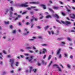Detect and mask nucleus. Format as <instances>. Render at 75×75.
Segmentation results:
<instances>
[{
  "label": "nucleus",
  "instance_id": "2eb2a0df",
  "mask_svg": "<svg viewBox=\"0 0 75 75\" xmlns=\"http://www.w3.org/2000/svg\"><path fill=\"white\" fill-rule=\"evenodd\" d=\"M64 55L65 56V57H68V54L67 53H64Z\"/></svg>",
  "mask_w": 75,
  "mask_h": 75
},
{
  "label": "nucleus",
  "instance_id": "49530a36",
  "mask_svg": "<svg viewBox=\"0 0 75 75\" xmlns=\"http://www.w3.org/2000/svg\"><path fill=\"white\" fill-rule=\"evenodd\" d=\"M62 14L63 16H65V14L63 12H62Z\"/></svg>",
  "mask_w": 75,
  "mask_h": 75
},
{
  "label": "nucleus",
  "instance_id": "473e14b6",
  "mask_svg": "<svg viewBox=\"0 0 75 75\" xmlns=\"http://www.w3.org/2000/svg\"><path fill=\"white\" fill-rule=\"evenodd\" d=\"M32 18H33V19H31V20H30V21L31 22H32V21H33V20H34V16H33L32 17Z\"/></svg>",
  "mask_w": 75,
  "mask_h": 75
},
{
  "label": "nucleus",
  "instance_id": "680f3d73",
  "mask_svg": "<svg viewBox=\"0 0 75 75\" xmlns=\"http://www.w3.org/2000/svg\"><path fill=\"white\" fill-rule=\"evenodd\" d=\"M62 40V38H57V40Z\"/></svg>",
  "mask_w": 75,
  "mask_h": 75
},
{
  "label": "nucleus",
  "instance_id": "f3484780",
  "mask_svg": "<svg viewBox=\"0 0 75 75\" xmlns=\"http://www.w3.org/2000/svg\"><path fill=\"white\" fill-rule=\"evenodd\" d=\"M3 55H2V53H0V59H3Z\"/></svg>",
  "mask_w": 75,
  "mask_h": 75
},
{
  "label": "nucleus",
  "instance_id": "bb28decb",
  "mask_svg": "<svg viewBox=\"0 0 75 75\" xmlns=\"http://www.w3.org/2000/svg\"><path fill=\"white\" fill-rule=\"evenodd\" d=\"M52 64V61H51L49 63V64L48 65V67H50L51 65V64Z\"/></svg>",
  "mask_w": 75,
  "mask_h": 75
},
{
  "label": "nucleus",
  "instance_id": "6e6552de",
  "mask_svg": "<svg viewBox=\"0 0 75 75\" xmlns=\"http://www.w3.org/2000/svg\"><path fill=\"white\" fill-rule=\"evenodd\" d=\"M48 33L49 34H50V35H51V33L52 35L54 34V31H52L51 32L50 31H48Z\"/></svg>",
  "mask_w": 75,
  "mask_h": 75
},
{
  "label": "nucleus",
  "instance_id": "de8ad7c7",
  "mask_svg": "<svg viewBox=\"0 0 75 75\" xmlns=\"http://www.w3.org/2000/svg\"><path fill=\"white\" fill-rule=\"evenodd\" d=\"M59 3L60 4H64V3L62 2V1H59Z\"/></svg>",
  "mask_w": 75,
  "mask_h": 75
},
{
  "label": "nucleus",
  "instance_id": "13d9d810",
  "mask_svg": "<svg viewBox=\"0 0 75 75\" xmlns=\"http://www.w3.org/2000/svg\"><path fill=\"white\" fill-rule=\"evenodd\" d=\"M38 65L39 66H40V65H41V63H38Z\"/></svg>",
  "mask_w": 75,
  "mask_h": 75
},
{
  "label": "nucleus",
  "instance_id": "c85d7f7f",
  "mask_svg": "<svg viewBox=\"0 0 75 75\" xmlns=\"http://www.w3.org/2000/svg\"><path fill=\"white\" fill-rule=\"evenodd\" d=\"M29 68L30 69V72H31V70H32V69H33V67L32 66H30V67H29Z\"/></svg>",
  "mask_w": 75,
  "mask_h": 75
},
{
  "label": "nucleus",
  "instance_id": "0e129e2a",
  "mask_svg": "<svg viewBox=\"0 0 75 75\" xmlns=\"http://www.w3.org/2000/svg\"><path fill=\"white\" fill-rule=\"evenodd\" d=\"M33 50H36V48L34 46L33 47Z\"/></svg>",
  "mask_w": 75,
  "mask_h": 75
},
{
  "label": "nucleus",
  "instance_id": "4468645a",
  "mask_svg": "<svg viewBox=\"0 0 75 75\" xmlns=\"http://www.w3.org/2000/svg\"><path fill=\"white\" fill-rule=\"evenodd\" d=\"M52 57V55H50L48 57V60H50V59Z\"/></svg>",
  "mask_w": 75,
  "mask_h": 75
},
{
  "label": "nucleus",
  "instance_id": "b1692460",
  "mask_svg": "<svg viewBox=\"0 0 75 75\" xmlns=\"http://www.w3.org/2000/svg\"><path fill=\"white\" fill-rule=\"evenodd\" d=\"M58 65L57 64H54L53 65V67L54 68H55V67H57V68L58 67Z\"/></svg>",
  "mask_w": 75,
  "mask_h": 75
},
{
  "label": "nucleus",
  "instance_id": "a878e982",
  "mask_svg": "<svg viewBox=\"0 0 75 75\" xmlns=\"http://www.w3.org/2000/svg\"><path fill=\"white\" fill-rule=\"evenodd\" d=\"M49 27H50V26H46L45 28V30H47V29H48V28H49Z\"/></svg>",
  "mask_w": 75,
  "mask_h": 75
},
{
  "label": "nucleus",
  "instance_id": "f704fd0d",
  "mask_svg": "<svg viewBox=\"0 0 75 75\" xmlns=\"http://www.w3.org/2000/svg\"><path fill=\"white\" fill-rule=\"evenodd\" d=\"M10 16L11 17V15L13 14V11H11L10 12Z\"/></svg>",
  "mask_w": 75,
  "mask_h": 75
},
{
  "label": "nucleus",
  "instance_id": "2f4dec72",
  "mask_svg": "<svg viewBox=\"0 0 75 75\" xmlns=\"http://www.w3.org/2000/svg\"><path fill=\"white\" fill-rule=\"evenodd\" d=\"M40 15L42 16V17L40 18V19H42V18L44 17V16H43V15L42 14H40Z\"/></svg>",
  "mask_w": 75,
  "mask_h": 75
},
{
  "label": "nucleus",
  "instance_id": "58836bf2",
  "mask_svg": "<svg viewBox=\"0 0 75 75\" xmlns=\"http://www.w3.org/2000/svg\"><path fill=\"white\" fill-rule=\"evenodd\" d=\"M10 8L12 11H14V10H13L14 9L13 8V7H11Z\"/></svg>",
  "mask_w": 75,
  "mask_h": 75
},
{
  "label": "nucleus",
  "instance_id": "09e8293b",
  "mask_svg": "<svg viewBox=\"0 0 75 75\" xmlns=\"http://www.w3.org/2000/svg\"><path fill=\"white\" fill-rule=\"evenodd\" d=\"M28 33H29V31H28L27 32V33H24V34L25 35H27V34H28Z\"/></svg>",
  "mask_w": 75,
  "mask_h": 75
},
{
  "label": "nucleus",
  "instance_id": "5701e85b",
  "mask_svg": "<svg viewBox=\"0 0 75 75\" xmlns=\"http://www.w3.org/2000/svg\"><path fill=\"white\" fill-rule=\"evenodd\" d=\"M4 23L6 24H9V22L8 21H4Z\"/></svg>",
  "mask_w": 75,
  "mask_h": 75
},
{
  "label": "nucleus",
  "instance_id": "7ed1b4c3",
  "mask_svg": "<svg viewBox=\"0 0 75 75\" xmlns=\"http://www.w3.org/2000/svg\"><path fill=\"white\" fill-rule=\"evenodd\" d=\"M34 58L33 56H31L30 57V58H29V57H27L25 58L26 59H28L29 62H32L33 59Z\"/></svg>",
  "mask_w": 75,
  "mask_h": 75
},
{
  "label": "nucleus",
  "instance_id": "37998d69",
  "mask_svg": "<svg viewBox=\"0 0 75 75\" xmlns=\"http://www.w3.org/2000/svg\"><path fill=\"white\" fill-rule=\"evenodd\" d=\"M27 9H28V10H31V7H30V8L28 7L27 8Z\"/></svg>",
  "mask_w": 75,
  "mask_h": 75
},
{
  "label": "nucleus",
  "instance_id": "9b49d317",
  "mask_svg": "<svg viewBox=\"0 0 75 75\" xmlns=\"http://www.w3.org/2000/svg\"><path fill=\"white\" fill-rule=\"evenodd\" d=\"M41 6L43 7L44 9H46V6L44 4H41L40 5Z\"/></svg>",
  "mask_w": 75,
  "mask_h": 75
},
{
  "label": "nucleus",
  "instance_id": "774afa93",
  "mask_svg": "<svg viewBox=\"0 0 75 75\" xmlns=\"http://www.w3.org/2000/svg\"><path fill=\"white\" fill-rule=\"evenodd\" d=\"M11 73H14V71L12 70L10 71Z\"/></svg>",
  "mask_w": 75,
  "mask_h": 75
},
{
  "label": "nucleus",
  "instance_id": "423d86ee",
  "mask_svg": "<svg viewBox=\"0 0 75 75\" xmlns=\"http://www.w3.org/2000/svg\"><path fill=\"white\" fill-rule=\"evenodd\" d=\"M70 16L71 18H72L75 19V14H74V13H71L70 14Z\"/></svg>",
  "mask_w": 75,
  "mask_h": 75
},
{
  "label": "nucleus",
  "instance_id": "8fccbe9b",
  "mask_svg": "<svg viewBox=\"0 0 75 75\" xmlns=\"http://www.w3.org/2000/svg\"><path fill=\"white\" fill-rule=\"evenodd\" d=\"M27 11H25V12H24L22 14H26V13H27Z\"/></svg>",
  "mask_w": 75,
  "mask_h": 75
},
{
  "label": "nucleus",
  "instance_id": "f03ea898",
  "mask_svg": "<svg viewBox=\"0 0 75 75\" xmlns=\"http://www.w3.org/2000/svg\"><path fill=\"white\" fill-rule=\"evenodd\" d=\"M61 23H63V24H66V25H70V24H71V22L68 21L64 22L63 21H61Z\"/></svg>",
  "mask_w": 75,
  "mask_h": 75
},
{
  "label": "nucleus",
  "instance_id": "72a5a7b5",
  "mask_svg": "<svg viewBox=\"0 0 75 75\" xmlns=\"http://www.w3.org/2000/svg\"><path fill=\"white\" fill-rule=\"evenodd\" d=\"M11 55H8L6 56V58H11Z\"/></svg>",
  "mask_w": 75,
  "mask_h": 75
},
{
  "label": "nucleus",
  "instance_id": "5fc2aeb1",
  "mask_svg": "<svg viewBox=\"0 0 75 75\" xmlns=\"http://www.w3.org/2000/svg\"><path fill=\"white\" fill-rule=\"evenodd\" d=\"M24 55H25V56H28V55H29V54H25Z\"/></svg>",
  "mask_w": 75,
  "mask_h": 75
},
{
  "label": "nucleus",
  "instance_id": "a19ab883",
  "mask_svg": "<svg viewBox=\"0 0 75 75\" xmlns=\"http://www.w3.org/2000/svg\"><path fill=\"white\" fill-rule=\"evenodd\" d=\"M13 34H15V33H16V30H14L13 31Z\"/></svg>",
  "mask_w": 75,
  "mask_h": 75
},
{
  "label": "nucleus",
  "instance_id": "864d4df0",
  "mask_svg": "<svg viewBox=\"0 0 75 75\" xmlns=\"http://www.w3.org/2000/svg\"><path fill=\"white\" fill-rule=\"evenodd\" d=\"M34 24H32V25H31V28H33V26H34Z\"/></svg>",
  "mask_w": 75,
  "mask_h": 75
},
{
  "label": "nucleus",
  "instance_id": "338daca9",
  "mask_svg": "<svg viewBox=\"0 0 75 75\" xmlns=\"http://www.w3.org/2000/svg\"><path fill=\"white\" fill-rule=\"evenodd\" d=\"M69 45H70L71 46H72V43H69Z\"/></svg>",
  "mask_w": 75,
  "mask_h": 75
},
{
  "label": "nucleus",
  "instance_id": "aec40b11",
  "mask_svg": "<svg viewBox=\"0 0 75 75\" xmlns=\"http://www.w3.org/2000/svg\"><path fill=\"white\" fill-rule=\"evenodd\" d=\"M21 17V16L20 15H18V17L17 18H16L15 19V20H18V18H20Z\"/></svg>",
  "mask_w": 75,
  "mask_h": 75
},
{
  "label": "nucleus",
  "instance_id": "39448f33",
  "mask_svg": "<svg viewBox=\"0 0 75 75\" xmlns=\"http://www.w3.org/2000/svg\"><path fill=\"white\" fill-rule=\"evenodd\" d=\"M30 4H40V2L39 1L37 2H30Z\"/></svg>",
  "mask_w": 75,
  "mask_h": 75
},
{
  "label": "nucleus",
  "instance_id": "3c124183",
  "mask_svg": "<svg viewBox=\"0 0 75 75\" xmlns=\"http://www.w3.org/2000/svg\"><path fill=\"white\" fill-rule=\"evenodd\" d=\"M29 41H34V39H29Z\"/></svg>",
  "mask_w": 75,
  "mask_h": 75
},
{
  "label": "nucleus",
  "instance_id": "1a4fd4ad",
  "mask_svg": "<svg viewBox=\"0 0 75 75\" xmlns=\"http://www.w3.org/2000/svg\"><path fill=\"white\" fill-rule=\"evenodd\" d=\"M42 64H44V65H46V64H47V62H44V60H42Z\"/></svg>",
  "mask_w": 75,
  "mask_h": 75
},
{
  "label": "nucleus",
  "instance_id": "ddd939ff",
  "mask_svg": "<svg viewBox=\"0 0 75 75\" xmlns=\"http://www.w3.org/2000/svg\"><path fill=\"white\" fill-rule=\"evenodd\" d=\"M53 17H55L57 18H59V16L57 14H55L54 15H53Z\"/></svg>",
  "mask_w": 75,
  "mask_h": 75
},
{
  "label": "nucleus",
  "instance_id": "e2e57ef3",
  "mask_svg": "<svg viewBox=\"0 0 75 75\" xmlns=\"http://www.w3.org/2000/svg\"><path fill=\"white\" fill-rule=\"evenodd\" d=\"M38 38L39 39H41V38H42V37H41V36H39L38 37Z\"/></svg>",
  "mask_w": 75,
  "mask_h": 75
},
{
  "label": "nucleus",
  "instance_id": "6e6d98bb",
  "mask_svg": "<svg viewBox=\"0 0 75 75\" xmlns=\"http://www.w3.org/2000/svg\"><path fill=\"white\" fill-rule=\"evenodd\" d=\"M29 52H30V53H33V52H34V51H29Z\"/></svg>",
  "mask_w": 75,
  "mask_h": 75
},
{
  "label": "nucleus",
  "instance_id": "79ce46f5",
  "mask_svg": "<svg viewBox=\"0 0 75 75\" xmlns=\"http://www.w3.org/2000/svg\"><path fill=\"white\" fill-rule=\"evenodd\" d=\"M37 71V69H34L33 70V71H34V72H36Z\"/></svg>",
  "mask_w": 75,
  "mask_h": 75
},
{
  "label": "nucleus",
  "instance_id": "393cba45",
  "mask_svg": "<svg viewBox=\"0 0 75 75\" xmlns=\"http://www.w3.org/2000/svg\"><path fill=\"white\" fill-rule=\"evenodd\" d=\"M67 40H68V41H72V39L70 38H67Z\"/></svg>",
  "mask_w": 75,
  "mask_h": 75
},
{
  "label": "nucleus",
  "instance_id": "a18cd8bd",
  "mask_svg": "<svg viewBox=\"0 0 75 75\" xmlns=\"http://www.w3.org/2000/svg\"><path fill=\"white\" fill-rule=\"evenodd\" d=\"M46 57H47V55H44L43 57V59H45V58H46Z\"/></svg>",
  "mask_w": 75,
  "mask_h": 75
},
{
  "label": "nucleus",
  "instance_id": "cd10ccee",
  "mask_svg": "<svg viewBox=\"0 0 75 75\" xmlns=\"http://www.w3.org/2000/svg\"><path fill=\"white\" fill-rule=\"evenodd\" d=\"M52 64V61H51L49 63V64L48 65V67H50L51 65V64Z\"/></svg>",
  "mask_w": 75,
  "mask_h": 75
},
{
  "label": "nucleus",
  "instance_id": "c9c22d12",
  "mask_svg": "<svg viewBox=\"0 0 75 75\" xmlns=\"http://www.w3.org/2000/svg\"><path fill=\"white\" fill-rule=\"evenodd\" d=\"M67 67L68 68H71V65L70 64H68L67 65Z\"/></svg>",
  "mask_w": 75,
  "mask_h": 75
},
{
  "label": "nucleus",
  "instance_id": "603ef678",
  "mask_svg": "<svg viewBox=\"0 0 75 75\" xmlns=\"http://www.w3.org/2000/svg\"><path fill=\"white\" fill-rule=\"evenodd\" d=\"M37 28H38V29H41V27L40 26H37Z\"/></svg>",
  "mask_w": 75,
  "mask_h": 75
},
{
  "label": "nucleus",
  "instance_id": "a211bd4d",
  "mask_svg": "<svg viewBox=\"0 0 75 75\" xmlns=\"http://www.w3.org/2000/svg\"><path fill=\"white\" fill-rule=\"evenodd\" d=\"M26 50H31V49H32V47H28L26 48Z\"/></svg>",
  "mask_w": 75,
  "mask_h": 75
},
{
  "label": "nucleus",
  "instance_id": "c756f323",
  "mask_svg": "<svg viewBox=\"0 0 75 75\" xmlns=\"http://www.w3.org/2000/svg\"><path fill=\"white\" fill-rule=\"evenodd\" d=\"M49 10H50V11H51V12H52V13H54V11H53V10H52V9L51 8H49Z\"/></svg>",
  "mask_w": 75,
  "mask_h": 75
},
{
  "label": "nucleus",
  "instance_id": "69168bd1",
  "mask_svg": "<svg viewBox=\"0 0 75 75\" xmlns=\"http://www.w3.org/2000/svg\"><path fill=\"white\" fill-rule=\"evenodd\" d=\"M0 64L1 65H3V62H0Z\"/></svg>",
  "mask_w": 75,
  "mask_h": 75
},
{
  "label": "nucleus",
  "instance_id": "bf43d9fd",
  "mask_svg": "<svg viewBox=\"0 0 75 75\" xmlns=\"http://www.w3.org/2000/svg\"><path fill=\"white\" fill-rule=\"evenodd\" d=\"M59 31L58 30L57 31V33H56V34H57V35H58V34H59Z\"/></svg>",
  "mask_w": 75,
  "mask_h": 75
},
{
  "label": "nucleus",
  "instance_id": "20e7f679",
  "mask_svg": "<svg viewBox=\"0 0 75 75\" xmlns=\"http://www.w3.org/2000/svg\"><path fill=\"white\" fill-rule=\"evenodd\" d=\"M28 4V2H26L24 4H21L20 6V7H28V5H27Z\"/></svg>",
  "mask_w": 75,
  "mask_h": 75
},
{
  "label": "nucleus",
  "instance_id": "ea45409f",
  "mask_svg": "<svg viewBox=\"0 0 75 75\" xmlns=\"http://www.w3.org/2000/svg\"><path fill=\"white\" fill-rule=\"evenodd\" d=\"M31 9H32V8H36V6H31Z\"/></svg>",
  "mask_w": 75,
  "mask_h": 75
},
{
  "label": "nucleus",
  "instance_id": "7c9ffc66",
  "mask_svg": "<svg viewBox=\"0 0 75 75\" xmlns=\"http://www.w3.org/2000/svg\"><path fill=\"white\" fill-rule=\"evenodd\" d=\"M53 8L54 9H55L56 10H57V9H58V7H56V6H53Z\"/></svg>",
  "mask_w": 75,
  "mask_h": 75
},
{
  "label": "nucleus",
  "instance_id": "f8f14e48",
  "mask_svg": "<svg viewBox=\"0 0 75 75\" xmlns=\"http://www.w3.org/2000/svg\"><path fill=\"white\" fill-rule=\"evenodd\" d=\"M9 11V9H6V11L5 12V14H7L8 13V12Z\"/></svg>",
  "mask_w": 75,
  "mask_h": 75
},
{
  "label": "nucleus",
  "instance_id": "9d476101",
  "mask_svg": "<svg viewBox=\"0 0 75 75\" xmlns=\"http://www.w3.org/2000/svg\"><path fill=\"white\" fill-rule=\"evenodd\" d=\"M57 70L58 71H59L60 72H62V70H61V68L59 67V66L57 67Z\"/></svg>",
  "mask_w": 75,
  "mask_h": 75
},
{
  "label": "nucleus",
  "instance_id": "052dcab7",
  "mask_svg": "<svg viewBox=\"0 0 75 75\" xmlns=\"http://www.w3.org/2000/svg\"><path fill=\"white\" fill-rule=\"evenodd\" d=\"M36 53H38V50H35Z\"/></svg>",
  "mask_w": 75,
  "mask_h": 75
},
{
  "label": "nucleus",
  "instance_id": "dca6fc26",
  "mask_svg": "<svg viewBox=\"0 0 75 75\" xmlns=\"http://www.w3.org/2000/svg\"><path fill=\"white\" fill-rule=\"evenodd\" d=\"M43 53L45 54V52H47V49H46L43 48Z\"/></svg>",
  "mask_w": 75,
  "mask_h": 75
},
{
  "label": "nucleus",
  "instance_id": "e433bc0d",
  "mask_svg": "<svg viewBox=\"0 0 75 75\" xmlns=\"http://www.w3.org/2000/svg\"><path fill=\"white\" fill-rule=\"evenodd\" d=\"M59 58H61L62 57V54H59Z\"/></svg>",
  "mask_w": 75,
  "mask_h": 75
},
{
  "label": "nucleus",
  "instance_id": "4be33fe9",
  "mask_svg": "<svg viewBox=\"0 0 75 75\" xmlns=\"http://www.w3.org/2000/svg\"><path fill=\"white\" fill-rule=\"evenodd\" d=\"M18 64H19V62H17L15 64L16 66V67H18Z\"/></svg>",
  "mask_w": 75,
  "mask_h": 75
},
{
  "label": "nucleus",
  "instance_id": "412c9836",
  "mask_svg": "<svg viewBox=\"0 0 75 75\" xmlns=\"http://www.w3.org/2000/svg\"><path fill=\"white\" fill-rule=\"evenodd\" d=\"M65 44H66L65 42H62L61 43V44L62 45H65Z\"/></svg>",
  "mask_w": 75,
  "mask_h": 75
},
{
  "label": "nucleus",
  "instance_id": "6ab92c4d",
  "mask_svg": "<svg viewBox=\"0 0 75 75\" xmlns=\"http://www.w3.org/2000/svg\"><path fill=\"white\" fill-rule=\"evenodd\" d=\"M51 16L50 15H47L46 17V18H51Z\"/></svg>",
  "mask_w": 75,
  "mask_h": 75
},
{
  "label": "nucleus",
  "instance_id": "f257e3e1",
  "mask_svg": "<svg viewBox=\"0 0 75 75\" xmlns=\"http://www.w3.org/2000/svg\"><path fill=\"white\" fill-rule=\"evenodd\" d=\"M14 61H15V59L14 58H12L10 60V62H11V65L12 67H13V66L14 64Z\"/></svg>",
  "mask_w": 75,
  "mask_h": 75
},
{
  "label": "nucleus",
  "instance_id": "c03bdc74",
  "mask_svg": "<svg viewBox=\"0 0 75 75\" xmlns=\"http://www.w3.org/2000/svg\"><path fill=\"white\" fill-rule=\"evenodd\" d=\"M3 53H4L5 54H7V52H6L4 50L3 51Z\"/></svg>",
  "mask_w": 75,
  "mask_h": 75
},
{
  "label": "nucleus",
  "instance_id": "4d7b16f0",
  "mask_svg": "<svg viewBox=\"0 0 75 75\" xmlns=\"http://www.w3.org/2000/svg\"><path fill=\"white\" fill-rule=\"evenodd\" d=\"M32 38H33V40H34L35 39H36V37H33Z\"/></svg>",
  "mask_w": 75,
  "mask_h": 75
},
{
  "label": "nucleus",
  "instance_id": "0eeeda50",
  "mask_svg": "<svg viewBox=\"0 0 75 75\" xmlns=\"http://www.w3.org/2000/svg\"><path fill=\"white\" fill-rule=\"evenodd\" d=\"M62 49L61 48H60L58 49L57 51V54L58 55V54H59L60 53V52L61 51Z\"/></svg>",
  "mask_w": 75,
  "mask_h": 75
},
{
  "label": "nucleus",
  "instance_id": "4c0bfd02",
  "mask_svg": "<svg viewBox=\"0 0 75 75\" xmlns=\"http://www.w3.org/2000/svg\"><path fill=\"white\" fill-rule=\"evenodd\" d=\"M42 46H47V44H43L41 45Z\"/></svg>",
  "mask_w": 75,
  "mask_h": 75
}]
</instances>
